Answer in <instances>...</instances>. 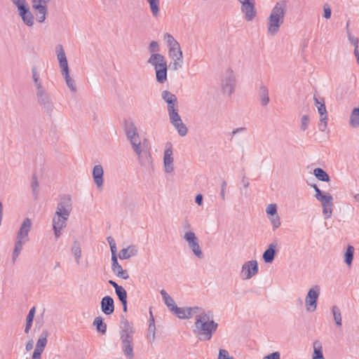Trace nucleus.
I'll return each instance as SVG.
<instances>
[{
    "label": "nucleus",
    "instance_id": "f257e3e1",
    "mask_svg": "<svg viewBox=\"0 0 359 359\" xmlns=\"http://www.w3.org/2000/svg\"><path fill=\"white\" fill-rule=\"evenodd\" d=\"M217 327L218 323L214 320L213 313L199 307L194 316V323L192 326L194 334L200 341H209Z\"/></svg>",
    "mask_w": 359,
    "mask_h": 359
},
{
    "label": "nucleus",
    "instance_id": "f03ea898",
    "mask_svg": "<svg viewBox=\"0 0 359 359\" xmlns=\"http://www.w3.org/2000/svg\"><path fill=\"white\" fill-rule=\"evenodd\" d=\"M120 328L122 352L127 359H133L135 355L133 336L135 332L133 324L127 319H122Z\"/></svg>",
    "mask_w": 359,
    "mask_h": 359
},
{
    "label": "nucleus",
    "instance_id": "7ed1b4c3",
    "mask_svg": "<svg viewBox=\"0 0 359 359\" xmlns=\"http://www.w3.org/2000/svg\"><path fill=\"white\" fill-rule=\"evenodd\" d=\"M32 221L30 218L23 219L16 233L14 248L12 252L13 263H15L20 256L23 247L29 242V233L32 229Z\"/></svg>",
    "mask_w": 359,
    "mask_h": 359
},
{
    "label": "nucleus",
    "instance_id": "20e7f679",
    "mask_svg": "<svg viewBox=\"0 0 359 359\" xmlns=\"http://www.w3.org/2000/svg\"><path fill=\"white\" fill-rule=\"evenodd\" d=\"M287 11V3L284 0L276 2L267 18V32L271 36H275L280 30L284 22Z\"/></svg>",
    "mask_w": 359,
    "mask_h": 359
},
{
    "label": "nucleus",
    "instance_id": "39448f33",
    "mask_svg": "<svg viewBox=\"0 0 359 359\" xmlns=\"http://www.w3.org/2000/svg\"><path fill=\"white\" fill-rule=\"evenodd\" d=\"M147 64L153 67L157 83L163 85L168 82V64L163 55H149Z\"/></svg>",
    "mask_w": 359,
    "mask_h": 359
},
{
    "label": "nucleus",
    "instance_id": "423d86ee",
    "mask_svg": "<svg viewBox=\"0 0 359 359\" xmlns=\"http://www.w3.org/2000/svg\"><path fill=\"white\" fill-rule=\"evenodd\" d=\"M312 187L316 192L315 198L321 203L325 219L330 218L332 215L334 206L332 195L329 193L322 191L316 184L313 185Z\"/></svg>",
    "mask_w": 359,
    "mask_h": 359
},
{
    "label": "nucleus",
    "instance_id": "0eeeda50",
    "mask_svg": "<svg viewBox=\"0 0 359 359\" xmlns=\"http://www.w3.org/2000/svg\"><path fill=\"white\" fill-rule=\"evenodd\" d=\"M182 238L187 243L188 248L196 258L198 259H203L204 254L200 244V240L194 231L184 232Z\"/></svg>",
    "mask_w": 359,
    "mask_h": 359
},
{
    "label": "nucleus",
    "instance_id": "6e6552de",
    "mask_svg": "<svg viewBox=\"0 0 359 359\" xmlns=\"http://www.w3.org/2000/svg\"><path fill=\"white\" fill-rule=\"evenodd\" d=\"M320 294V287L318 285L311 286L305 296V309L307 312H314L317 309L318 300Z\"/></svg>",
    "mask_w": 359,
    "mask_h": 359
},
{
    "label": "nucleus",
    "instance_id": "1a4fd4ad",
    "mask_svg": "<svg viewBox=\"0 0 359 359\" xmlns=\"http://www.w3.org/2000/svg\"><path fill=\"white\" fill-rule=\"evenodd\" d=\"M259 272L258 262L256 259L245 262L240 271V278L243 280H248L256 276Z\"/></svg>",
    "mask_w": 359,
    "mask_h": 359
},
{
    "label": "nucleus",
    "instance_id": "9d476101",
    "mask_svg": "<svg viewBox=\"0 0 359 359\" xmlns=\"http://www.w3.org/2000/svg\"><path fill=\"white\" fill-rule=\"evenodd\" d=\"M168 55L170 60V65L172 70L177 71L182 68L184 57L180 46L168 49Z\"/></svg>",
    "mask_w": 359,
    "mask_h": 359
},
{
    "label": "nucleus",
    "instance_id": "9b49d317",
    "mask_svg": "<svg viewBox=\"0 0 359 359\" xmlns=\"http://www.w3.org/2000/svg\"><path fill=\"white\" fill-rule=\"evenodd\" d=\"M178 111V108H176L168 111V114L170 123L177 130L178 134L183 137L187 134L188 130L187 126L183 123L182 120L179 115Z\"/></svg>",
    "mask_w": 359,
    "mask_h": 359
},
{
    "label": "nucleus",
    "instance_id": "f8f14e48",
    "mask_svg": "<svg viewBox=\"0 0 359 359\" xmlns=\"http://www.w3.org/2000/svg\"><path fill=\"white\" fill-rule=\"evenodd\" d=\"M72 211V200L69 195L60 197L55 214L69 217Z\"/></svg>",
    "mask_w": 359,
    "mask_h": 359
},
{
    "label": "nucleus",
    "instance_id": "ddd939ff",
    "mask_svg": "<svg viewBox=\"0 0 359 359\" xmlns=\"http://www.w3.org/2000/svg\"><path fill=\"white\" fill-rule=\"evenodd\" d=\"M241 12L243 15L246 21L250 22L257 15V10L255 8V0H249L240 3Z\"/></svg>",
    "mask_w": 359,
    "mask_h": 359
},
{
    "label": "nucleus",
    "instance_id": "4468645a",
    "mask_svg": "<svg viewBox=\"0 0 359 359\" xmlns=\"http://www.w3.org/2000/svg\"><path fill=\"white\" fill-rule=\"evenodd\" d=\"M32 8L36 11V18L39 22H43L48 13V4L51 0H31Z\"/></svg>",
    "mask_w": 359,
    "mask_h": 359
},
{
    "label": "nucleus",
    "instance_id": "2eb2a0df",
    "mask_svg": "<svg viewBox=\"0 0 359 359\" xmlns=\"http://www.w3.org/2000/svg\"><path fill=\"white\" fill-rule=\"evenodd\" d=\"M163 167L165 173L170 174L174 171V158L170 143H167L165 146L163 154Z\"/></svg>",
    "mask_w": 359,
    "mask_h": 359
},
{
    "label": "nucleus",
    "instance_id": "dca6fc26",
    "mask_svg": "<svg viewBox=\"0 0 359 359\" xmlns=\"http://www.w3.org/2000/svg\"><path fill=\"white\" fill-rule=\"evenodd\" d=\"M236 79L232 71H227L224 76L221 86L224 93L231 95L235 89Z\"/></svg>",
    "mask_w": 359,
    "mask_h": 359
},
{
    "label": "nucleus",
    "instance_id": "f3484780",
    "mask_svg": "<svg viewBox=\"0 0 359 359\" xmlns=\"http://www.w3.org/2000/svg\"><path fill=\"white\" fill-rule=\"evenodd\" d=\"M126 133L133 150L142 147L140 138L134 123H130L126 126Z\"/></svg>",
    "mask_w": 359,
    "mask_h": 359
},
{
    "label": "nucleus",
    "instance_id": "a211bd4d",
    "mask_svg": "<svg viewBox=\"0 0 359 359\" xmlns=\"http://www.w3.org/2000/svg\"><path fill=\"white\" fill-rule=\"evenodd\" d=\"M69 217L54 214L53 217V229L56 238L62 235V232L67 226V222Z\"/></svg>",
    "mask_w": 359,
    "mask_h": 359
},
{
    "label": "nucleus",
    "instance_id": "6ab92c4d",
    "mask_svg": "<svg viewBox=\"0 0 359 359\" xmlns=\"http://www.w3.org/2000/svg\"><path fill=\"white\" fill-rule=\"evenodd\" d=\"M315 106L318 109V111L320 116V123L319 128L321 131H324L327 128V111L323 99L319 100L316 97H313Z\"/></svg>",
    "mask_w": 359,
    "mask_h": 359
},
{
    "label": "nucleus",
    "instance_id": "aec40b11",
    "mask_svg": "<svg viewBox=\"0 0 359 359\" xmlns=\"http://www.w3.org/2000/svg\"><path fill=\"white\" fill-rule=\"evenodd\" d=\"M48 332L43 331L39 339H37L34 351L33 352L32 359H41V354L43 352L48 343Z\"/></svg>",
    "mask_w": 359,
    "mask_h": 359
},
{
    "label": "nucleus",
    "instance_id": "412c9836",
    "mask_svg": "<svg viewBox=\"0 0 359 359\" xmlns=\"http://www.w3.org/2000/svg\"><path fill=\"white\" fill-rule=\"evenodd\" d=\"M198 309V306L178 307L176 306L171 312L180 319H189L194 315L195 316Z\"/></svg>",
    "mask_w": 359,
    "mask_h": 359
},
{
    "label": "nucleus",
    "instance_id": "4be33fe9",
    "mask_svg": "<svg viewBox=\"0 0 359 359\" xmlns=\"http://www.w3.org/2000/svg\"><path fill=\"white\" fill-rule=\"evenodd\" d=\"M137 156L140 164L146 168H149L153 165V160L151 154L147 150H143L142 147L133 150Z\"/></svg>",
    "mask_w": 359,
    "mask_h": 359
},
{
    "label": "nucleus",
    "instance_id": "5701e85b",
    "mask_svg": "<svg viewBox=\"0 0 359 359\" xmlns=\"http://www.w3.org/2000/svg\"><path fill=\"white\" fill-rule=\"evenodd\" d=\"M92 177L96 187L102 190L104 186V169L101 164L95 165L92 170Z\"/></svg>",
    "mask_w": 359,
    "mask_h": 359
},
{
    "label": "nucleus",
    "instance_id": "b1692460",
    "mask_svg": "<svg viewBox=\"0 0 359 359\" xmlns=\"http://www.w3.org/2000/svg\"><path fill=\"white\" fill-rule=\"evenodd\" d=\"M32 79L36 93L47 90L43 84L40 70L36 66L32 68Z\"/></svg>",
    "mask_w": 359,
    "mask_h": 359
},
{
    "label": "nucleus",
    "instance_id": "393cba45",
    "mask_svg": "<svg viewBox=\"0 0 359 359\" xmlns=\"http://www.w3.org/2000/svg\"><path fill=\"white\" fill-rule=\"evenodd\" d=\"M38 103L46 110H52L53 102L47 90L36 93Z\"/></svg>",
    "mask_w": 359,
    "mask_h": 359
},
{
    "label": "nucleus",
    "instance_id": "a878e982",
    "mask_svg": "<svg viewBox=\"0 0 359 359\" xmlns=\"http://www.w3.org/2000/svg\"><path fill=\"white\" fill-rule=\"evenodd\" d=\"M161 98L167 104L168 111L178 108L177 96L170 91L165 90L161 92Z\"/></svg>",
    "mask_w": 359,
    "mask_h": 359
},
{
    "label": "nucleus",
    "instance_id": "bb28decb",
    "mask_svg": "<svg viewBox=\"0 0 359 359\" xmlns=\"http://www.w3.org/2000/svg\"><path fill=\"white\" fill-rule=\"evenodd\" d=\"M55 53L57 59L59 63L60 72L66 70H69L68 62L65 50L62 45H57L55 48Z\"/></svg>",
    "mask_w": 359,
    "mask_h": 359
},
{
    "label": "nucleus",
    "instance_id": "cd10ccee",
    "mask_svg": "<svg viewBox=\"0 0 359 359\" xmlns=\"http://www.w3.org/2000/svg\"><path fill=\"white\" fill-rule=\"evenodd\" d=\"M18 11L22 21L29 27L33 26L34 16L29 11V5L27 4L25 6H21Z\"/></svg>",
    "mask_w": 359,
    "mask_h": 359
},
{
    "label": "nucleus",
    "instance_id": "c85d7f7f",
    "mask_svg": "<svg viewBox=\"0 0 359 359\" xmlns=\"http://www.w3.org/2000/svg\"><path fill=\"white\" fill-rule=\"evenodd\" d=\"M102 311L106 315H111L114 311V299L110 296H105L101 300Z\"/></svg>",
    "mask_w": 359,
    "mask_h": 359
},
{
    "label": "nucleus",
    "instance_id": "c756f323",
    "mask_svg": "<svg viewBox=\"0 0 359 359\" xmlns=\"http://www.w3.org/2000/svg\"><path fill=\"white\" fill-rule=\"evenodd\" d=\"M277 247L278 243L274 241L270 243L268 248L264 251L262 257L266 263H271L273 261Z\"/></svg>",
    "mask_w": 359,
    "mask_h": 359
},
{
    "label": "nucleus",
    "instance_id": "7c9ffc66",
    "mask_svg": "<svg viewBox=\"0 0 359 359\" xmlns=\"http://www.w3.org/2000/svg\"><path fill=\"white\" fill-rule=\"evenodd\" d=\"M111 269L113 273L118 278L127 280L129 274L127 270H125L118 262V259L111 261Z\"/></svg>",
    "mask_w": 359,
    "mask_h": 359
},
{
    "label": "nucleus",
    "instance_id": "2f4dec72",
    "mask_svg": "<svg viewBox=\"0 0 359 359\" xmlns=\"http://www.w3.org/2000/svg\"><path fill=\"white\" fill-rule=\"evenodd\" d=\"M138 254L137 246L130 245L126 248L122 249L119 252L118 257L121 259H128L132 257H135Z\"/></svg>",
    "mask_w": 359,
    "mask_h": 359
},
{
    "label": "nucleus",
    "instance_id": "473e14b6",
    "mask_svg": "<svg viewBox=\"0 0 359 359\" xmlns=\"http://www.w3.org/2000/svg\"><path fill=\"white\" fill-rule=\"evenodd\" d=\"M313 354L311 359H325L323 353V344L322 342L316 339L312 343Z\"/></svg>",
    "mask_w": 359,
    "mask_h": 359
},
{
    "label": "nucleus",
    "instance_id": "72a5a7b5",
    "mask_svg": "<svg viewBox=\"0 0 359 359\" xmlns=\"http://www.w3.org/2000/svg\"><path fill=\"white\" fill-rule=\"evenodd\" d=\"M61 75L64 78L65 83L72 93H76L77 87L75 80L70 76L69 69L61 72Z\"/></svg>",
    "mask_w": 359,
    "mask_h": 359
},
{
    "label": "nucleus",
    "instance_id": "f704fd0d",
    "mask_svg": "<svg viewBox=\"0 0 359 359\" xmlns=\"http://www.w3.org/2000/svg\"><path fill=\"white\" fill-rule=\"evenodd\" d=\"M71 252L74 257L75 262L77 265H79L82 257V252L81 245L78 241H74L71 248Z\"/></svg>",
    "mask_w": 359,
    "mask_h": 359
},
{
    "label": "nucleus",
    "instance_id": "c9c22d12",
    "mask_svg": "<svg viewBox=\"0 0 359 359\" xmlns=\"http://www.w3.org/2000/svg\"><path fill=\"white\" fill-rule=\"evenodd\" d=\"M259 97L262 106L266 107L268 105L270 99L269 96V90L266 86H260L259 88Z\"/></svg>",
    "mask_w": 359,
    "mask_h": 359
},
{
    "label": "nucleus",
    "instance_id": "e433bc0d",
    "mask_svg": "<svg viewBox=\"0 0 359 359\" xmlns=\"http://www.w3.org/2000/svg\"><path fill=\"white\" fill-rule=\"evenodd\" d=\"M331 312L336 326L337 327H341L342 325V316L341 309L338 306L334 305L331 307Z\"/></svg>",
    "mask_w": 359,
    "mask_h": 359
},
{
    "label": "nucleus",
    "instance_id": "4c0bfd02",
    "mask_svg": "<svg viewBox=\"0 0 359 359\" xmlns=\"http://www.w3.org/2000/svg\"><path fill=\"white\" fill-rule=\"evenodd\" d=\"M36 313V307L33 306L30 309L27 317H26V323L25 327V332L26 334L29 333L30 330L32 326L33 320L34 318Z\"/></svg>",
    "mask_w": 359,
    "mask_h": 359
},
{
    "label": "nucleus",
    "instance_id": "58836bf2",
    "mask_svg": "<svg viewBox=\"0 0 359 359\" xmlns=\"http://www.w3.org/2000/svg\"><path fill=\"white\" fill-rule=\"evenodd\" d=\"M349 126L351 128H359V108H354L350 115Z\"/></svg>",
    "mask_w": 359,
    "mask_h": 359
},
{
    "label": "nucleus",
    "instance_id": "ea45409f",
    "mask_svg": "<svg viewBox=\"0 0 359 359\" xmlns=\"http://www.w3.org/2000/svg\"><path fill=\"white\" fill-rule=\"evenodd\" d=\"M165 304L167 306L168 309L172 311L177 306L173 299L164 290H161L160 292Z\"/></svg>",
    "mask_w": 359,
    "mask_h": 359
},
{
    "label": "nucleus",
    "instance_id": "a19ab883",
    "mask_svg": "<svg viewBox=\"0 0 359 359\" xmlns=\"http://www.w3.org/2000/svg\"><path fill=\"white\" fill-rule=\"evenodd\" d=\"M355 248L352 245H348L344 253V262L348 266H351L352 265L353 255H354Z\"/></svg>",
    "mask_w": 359,
    "mask_h": 359
},
{
    "label": "nucleus",
    "instance_id": "79ce46f5",
    "mask_svg": "<svg viewBox=\"0 0 359 359\" xmlns=\"http://www.w3.org/2000/svg\"><path fill=\"white\" fill-rule=\"evenodd\" d=\"M313 174L320 181L328 182L330 180L327 173L322 168H315L313 170Z\"/></svg>",
    "mask_w": 359,
    "mask_h": 359
},
{
    "label": "nucleus",
    "instance_id": "37998d69",
    "mask_svg": "<svg viewBox=\"0 0 359 359\" xmlns=\"http://www.w3.org/2000/svg\"><path fill=\"white\" fill-rule=\"evenodd\" d=\"M93 325L97 328V330L102 334H105L107 332V325L103 322L102 317H96L93 320Z\"/></svg>",
    "mask_w": 359,
    "mask_h": 359
},
{
    "label": "nucleus",
    "instance_id": "c03bdc74",
    "mask_svg": "<svg viewBox=\"0 0 359 359\" xmlns=\"http://www.w3.org/2000/svg\"><path fill=\"white\" fill-rule=\"evenodd\" d=\"M163 40L165 42L168 49L180 46V43L169 33L164 34Z\"/></svg>",
    "mask_w": 359,
    "mask_h": 359
},
{
    "label": "nucleus",
    "instance_id": "a18cd8bd",
    "mask_svg": "<svg viewBox=\"0 0 359 359\" xmlns=\"http://www.w3.org/2000/svg\"><path fill=\"white\" fill-rule=\"evenodd\" d=\"M151 12L154 17H158L159 15V0H147Z\"/></svg>",
    "mask_w": 359,
    "mask_h": 359
},
{
    "label": "nucleus",
    "instance_id": "49530a36",
    "mask_svg": "<svg viewBox=\"0 0 359 359\" xmlns=\"http://www.w3.org/2000/svg\"><path fill=\"white\" fill-rule=\"evenodd\" d=\"M267 217L269 219L273 230H276L280 226V225H281L280 217L278 213L276 214L274 216L271 215Z\"/></svg>",
    "mask_w": 359,
    "mask_h": 359
},
{
    "label": "nucleus",
    "instance_id": "de8ad7c7",
    "mask_svg": "<svg viewBox=\"0 0 359 359\" xmlns=\"http://www.w3.org/2000/svg\"><path fill=\"white\" fill-rule=\"evenodd\" d=\"M148 49H149V51L150 53V55H161V53H159V50H160L159 44L156 41H152L149 43Z\"/></svg>",
    "mask_w": 359,
    "mask_h": 359
},
{
    "label": "nucleus",
    "instance_id": "09e8293b",
    "mask_svg": "<svg viewBox=\"0 0 359 359\" xmlns=\"http://www.w3.org/2000/svg\"><path fill=\"white\" fill-rule=\"evenodd\" d=\"M115 292L121 302H123L127 300V292L122 286L117 288V290H115Z\"/></svg>",
    "mask_w": 359,
    "mask_h": 359
},
{
    "label": "nucleus",
    "instance_id": "8fccbe9b",
    "mask_svg": "<svg viewBox=\"0 0 359 359\" xmlns=\"http://www.w3.org/2000/svg\"><path fill=\"white\" fill-rule=\"evenodd\" d=\"M346 34L350 43L352 44L354 48H358V38L354 36L348 29L346 30Z\"/></svg>",
    "mask_w": 359,
    "mask_h": 359
},
{
    "label": "nucleus",
    "instance_id": "3c124183",
    "mask_svg": "<svg viewBox=\"0 0 359 359\" xmlns=\"http://www.w3.org/2000/svg\"><path fill=\"white\" fill-rule=\"evenodd\" d=\"M310 118L308 115H303L301 118L300 129L305 131L308 129L309 126Z\"/></svg>",
    "mask_w": 359,
    "mask_h": 359
},
{
    "label": "nucleus",
    "instance_id": "603ef678",
    "mask_svg": "<svg viewBox=\"0 0 359 359\" xmlns=\"http://www.w3.org/2000/svg\"><path fill=\"white\" fill-rule=\"evenodd\" d=\"M277 205L276 203H271L266 206V213L267 215V217L271 215H275L278 213L277 210Z\"/></svg>",
    "mask_w": 359,
    "mask_h": 359
},
{
    "label": "nucleus",
    "instance_id": "864d4df0",
    "mask_svg": "<svg viewBox=\"0 0 359 359\" xmlns=\"http://www.w3.org/2000/svg\"><path fill=\"white\" fill-rule=\"evenodd\" d=\"M229 352L225 349H219L217 359H233Z\"/></svg>",
    "mask_w": 359,
    "mask_h": 359
},
{
    "label": "nucleus",
    "instance_id": "5fc2aeb1",
    "mask_svg": "<svg viewBox=\"0 0 359 359\" xmlns=\"http://www.w3.org/2000/svg\"><path fill=\"white\" fill-rule=\"evenodd\" d=\"M247 129L245 127H239L233 129V130L230 133L229 135L231 138H233L236 135L243 133L246 132Z\"/></svg>",
    "mask_w": 359,
    "mask_h": 359
},
{
    "label": "nucleus",
    "instance_id": "6e6d98bb",
    "mask_svg": "<svg viewBox=\"0 0 359 359\" xmlns=\"http://www.w3.org/2000/svg\"><path fill=\"white\" fill-rule=\"evenodd\" d=\"M323 11H324L323 17L325 19H330L331 17L332 11H331V8L328 4H324Z\"/></svg>",
    "mask_w": 359,
    "mask_h": 359
},
{
    "label": "nucleus",
    "instance_id": "4d7b16f0",
    "mask_svg": "<svg viewBox=\"0 0 359 359\" xmlns=\"http://www.w3.org/2000/svg\"><path fill=\"white\" fill-rule=\"evenodd\" d=\"M227 183L226 181H223L221 184V190H220V196L222 201H225L226 199V189Z\"/></svg>",
    "mask_w": 359,
    "mask_h": 359
},
{
    "label": "nucleus",
    "instance_id": "13d9d810",
    "mask_svg": "<svg viewBox=\"0 0 359 359\" xmlns=\"http://www.w3.org/2000/svg\"><path fill=\"white\" fill-rule=\"evenodd\" d=\"M262 359H280V354L278 351H276L265 355Z\"/></svg>",
    "mask_w": 359,
    "mask_h": 359
},
{
    "label": "nucleus",
    "instance_id": "bf43d9fd",
    "mask_svg": "<svg viewBox=\"0 0 359 359\" xmlns=\"http://www.w3.org/2000/svg\"><path fill=\"white\" fill-rule=\"evenodd\" d=\"M13 4L16 6L18 9L20 8L21 6H25L28 4L25 0H11Z\"/></svg>",
    "mask_w": 359,
    "mask_h": 359
},
{
    "label": "nucleus",
    "instance_id": "052dcab7",
    "mask_svg": "<svg viewBox=\"0 0 359 359\" xmlns=\"http://www.w3.org/2000/svg\"><path fill=\"white\" fill-rule=\"evenodd\" d=\"M111 252V261L117 259V255H116V245L114 246L110 247Z\"/></svg>",
    "mask_w": 359,
    "mask_h": 359
},
{
    "label": "nucleus",
    "instance_id": "680f3d73",
    "mask_svg": "<svg viewBox=\"0 0 359 359\" xmlns=\"http://www.w3.org/2000/svg\"><path fill=\"white\" fill-rule=\"evenodd\" d=\"M182 227H183V229L184 230V232L194 231V230L191 228V226L190 223L188 221H186V222H184L183 223Z\"/></svg>",
    "mask_w": 359,
    "mask_h": 359
},
{
    "label": "nucleus",
    "instance_id": "e2e57ef3",
    "mask_svg": "<svg viewBox=\"0 0 359 359\" xmlns=\"http://www.w3.org/2000/svg\"><path fill=\"white\" fill-rule=\"evenodd\" d=\"M34 346V341L32 339H30L25 346V349L27 351H29L33 348Z\"/></svg>",
    "mask_w": 359,
    "mask_h": 359
},
{
    "label": "nucleus",
    "instance_id": "0e129e2a",
    "mask_svg": "<svg viewBox=\"0 0 359 359\" xmlns=\"http://www.w3.org/2000/svg\"><path fill=\"white\" fill-rule=\"evenodd\" d=\"M195 201L198 205H201L203 203V196L201 194H198L196 196Z\"/></svg>",
    "mask_w": 359,
    "mask_h": 359
},
{
    "label": "nucleus",
    "instance_id": "69168bd1",
    "mask_svg": "<svg viewBox=\"0 0 359 359\" xmlns=\"http://www.w3.org/2000/svg\"><path fill=\"white\" fill-rule=\"evenodd\" d=\"M107 240L110 247L116 245L115 241H114V239L112 237L109 236V237L107 238Z\"/></svg>",
    "mask_w": 359,
    "mask_h": 359
},
{
    "label": "nucleus",
    "instance_id": "338daca9",
    "mask_svg": "<svg viewBox=\"0 0 359 359\" xmlns=\"http://www.w3.org/2000/svg\"><path fill=\"white\" fill-rule=\"evenodd\" d=\"M109 283L114 288V290H117V288L121 287V285H118L116 282L111 280H109Z\"/></svg>",
    "mask_w": 359,
    "mask_h": 359
},
{
    "label": "nucleus",
    "instance_id": "774afa93",
    "mask_svg": "<svg viewBox=\"0 0 359 359\" xmlns=\"http://www.w3.org/2000/svg\"><path fill=\"white\" fill-rule=\"evenodd\" d=\"M354 55L357 59L358 63H359V52H358V49L356 48H354Z\"/></svg>",
    "mask_w": 359,
    "mask_h": 359
}]
</instances>
